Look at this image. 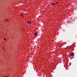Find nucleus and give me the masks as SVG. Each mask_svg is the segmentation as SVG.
<instances>
[{
  "mask_svg": "<svg viewBox=\"0 0 77 77\" xmlns=\"http://www.w3.org/2000/svg\"><path fill=\"white\" fill-rule=\"evenodd\" d=\"M37 35H38V33H37V32H36L34 33V36H35V37H36V36H37Z\"/></svg>",
  "mask_w": 77,
  "mask_h": 77,
  "instance_id": "1",
  "label": "nucleus"
},
{
  "mask_svg": "<svg viewBox=\"0 0 77 77\" xmlns=\"http://www.w3.org/2000/svg\"><path fill=\"white\" fill-rule=\"evenodd\" d=\"M31 22H32L31 21H28L27 22V23H28V24H31Z\"/></svg>",
  "mask_w": 77,
  "mask_h": 77,
  "instance_id": "2",
  "label": "nucleus"
},
{
  "mask_svg": "<svg viewBox=\"0 0 77 77\" xmlns=\"http://www.w3.org/2000/svg\"><path fill=\"white\" fill-rule=\"evenodd\" d=\"M70 56H74V54L73 53H71L70 54H69Z\"/></svg>",
  "mask_w": 77,
  "mask_h": 77,
  "instance_id": "3",
  "label": "nucleus"
},
{
  "mask_svg": "<svg viewBox=\"0 0 77 77\" xmlns=\"http://www.w3.org/2000/svg\"><path fill=\"white\" fill-rule=\"evenodd\" d=\"M52 5L53 6H54L55 5H56L55 3H52Z\"/></svg>",
  "mask_w": 77,
  "mask_h": 77,
  "instance_id": "4",
  "label": "nucleus"
},
{
  "mask_svg": "<svg viewBox=\"0 0 77 77\" xmlns=\"http://www.w3.org/2000/svg\"><path fill=\"white\" fill-rule=\"evenodd\" d=\"M21 17H24V16H23V14H21Z\"/></svg>",
  "mask_w": 77,
  "mask_h": 77,
  "instance_id": "5",
  "label": "nucleus"
},
{
  "mask_svg": "<svg viewBox=\"0 0 77 77\" xmlns=\"http://www.w3.org/2000/svg\"><path fill=\"white\" fill-rule=\"evenodd\" d=\"M58 3V2H57L56 3H55V5H57Z\"/></svg>",
  "mask_w": 77,
  "mask_h": 77,
  "instance_id": "6",
  "label": "nucleus"
},
{
  "mask_svg": "<svg viewBox=\"0 0 77 77\" xmlns=\"http://www.w3.org/2000/svg\"><path fill=\"white\" fill-rule=\"evenodd\" d=\"M4 40H5V41H6V38H4Z\"/></svg>",
  "mask_w": 77,
  "mask_h": 77,
  "instance_id": "7",
  "label": "nucleus"
},
{
  "mask_svg": "<svg viewBox=\"0 0 77 77\" xmlns=\"http://www.w3.org/2000/svg\"><path fill=\"white\" fill-rule=\"evenodd\" d=\"M8 77V76H4V77Z\"/></svg>",
  "mask_w": 77,
  "mask_h": 77,
  "instance_id": "8",
  "label": "nucleus"
},
{
  "mask_svg": "<svg viewBox=\"0 0 77 77\" xmlns=\"http://www.w3.org/2000/svg\"><path fill=\"white\" fill-rule=\"evenodd\" d=\"M8 20H5V21H6V22H7V21H8Z\"/></svg>",
  "mask_w": 77,
  "mask_h": 77,
  "instance_id": "9",
  "label": "nucleus"
},
{
  "mask_svg": "<svg viewBox=\"0 0 77 77\" xmlns=\"http://www.w3.org/2000/svg\"><path fill=\"white\" fill-rule=\"evenodd\" d=\"M7 21H9V20H7Z\"/></svg>",
  "mask_w": 77,
  "mask_h": 77,
  "instance_id": "10",
  "label": "nucleus"
}]
</instances>
